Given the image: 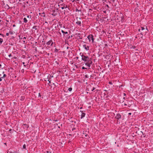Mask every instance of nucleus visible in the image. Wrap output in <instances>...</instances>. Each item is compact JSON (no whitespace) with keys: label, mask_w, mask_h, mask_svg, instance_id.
<instances>
[{"label":"nucleus","mask_w":153,"mask_h":153,"mask_svg":"<svg viewBox=\"0 0 153 153\" xmlns=\"http://www.w3.org/2000/svg\"><path fill=\"white\" fill-rule=\"evenodd\" d=\"M81 54H82V53H80V55H81V56H82V59L83 61H86L88 60L89 59V58L88 56H85L83 55H82H82H81Z\"/></svg>","instance_id":"1"},{"label":"nucleus","mask_w":153,"mask_h":153,"mask_svg":"<svg viewBox=\"0 0 153 153\" xmlns=\"http://www.w3.org/2000/svg\"><path fill=\"white\" fill-rule=\"evenodd\" d=\"M87 38L88 39L89 42H91H91L92 43H93L94 41V36H93L91 34L89 35H88Z\"/></svg>","instance_id":"2"},{"label":"nucleus","mask_w":153,"mask_h":153,"mask_svg":"<svg viewBox=\"0 0 153 153\" xmlns=\"http://www.w3.org/2000/svg\"><path fill=\"white\" fill-rule=\"evenodd\" d=\"M93 84H91V85L89 84L88 85L87 87L86 90L88 91H91L92 88V85Z\"/></svg>","instance_id":"3"},{"label":"nucleus","mask_w":153,"mask_h":153,"mask_svg":"<svg viewBox=\"0 0 153 153\" xmlns=\"http://www.w3.org/2000/svg\"><path fill=\"white\" fill-rule=\"evenodd\" d=\"M6 76V75L4 74V71L2 70L0 71V76Z\"/></svg>","instance_id":"4"},{"label":"nucleus","mask_w":153,"mask_h":153,"mask_svg":"<svg viewBox=\"0 0 153 153\" xmlns=\"http://www.w3.org/2000/svg\"><path fill=\"white\" fill-rule=\"evenodd\" d=\"M143 30H145L146 32H147L148 31V30L147 28L145 29V28L143 27H141V29H140L139 30V31H143Z\"/></svg>","instance_id":"5"},{"label":"nucleus","mask_w":153,"mask_h":153,"mask_svg":"<svg viewBox=\"0 0 153 153\" xmlns=\"http://www.w3.org/2000/svg\"><path fill=\"white\" fill-rule=\"evenodd\" d=\"M121 115H120V114L119 113L117 114H116V116L115 117V118L117 119V120H119L120 118H121Z\"/></svg>","instance_id":"6"},{"label":"nucleus","mask_w":153,"mask_h":153,"mask_svg":"<svg viewBox=\"0 0 153 153\" xmlns=\"http://www.w3.org/2000/svg\"><path fill=\"white\" fill-rule=\"evenodd\" d=\"M83 47L84 48L86 51H88L89 50V47L87 46L86 45H83Z\"/></svg>","instance_id":"7"},{"label":"nucleus","mask_w":153,"mask_h":153,"mask_svg":"<svg viewBox=\"0 0 153 153\" xmlns=\"http://www.w3.org/2000/svg\"><path fill=\"white\" fill-rule=\"evenodd\" d=\"M52 42L51 44V45H52L53 44V42H52V41L51 40H50L49 41H48L47 43L46 44L47 45H49Z\"/></svg>","instance_id":"8"},{"label":"nucleus","mask_w":153,"mask_h":153,"mask_svg":"<svg viewBox=\"0 0 153 153\" xmlns=\"http://www.w3.org/2000/svg\"><path fill=\"white\" fill-rule=\"evenodd\" d=\"M80 111L82 113V114L81 115V118L82 119L84 117H85V114L84 113H83V111Z\"/></svg>","instance_id":"9"},{"label":"nucleus","mask_w":153,"mask_h":153,"mask_svg":"<svg viewBox=\"0 0 153 153\" xmlns=\"http://www.w3.org/2000/svg\"><path fill=\"white\" fill-rule=\"evenodd\" d=\"M141 34L142 35V36L143 35L146 34V33L147 32H146L145 30H143V31H140Z\"/></svg>","instance_id":"10"},{"label":"nucleus","mask_w":153,"mask_h":153,"mask_svg":"<svg viewBox=\"0 0 153 153\" xmlns=\"http://www.w3.org/2000/svg\"><path fill=\"white\" fill-rule=\"evenodd\" d=\"M85 65L89 67H90L91 66V65L89 64V63H88V62H86L85 63Z\"/></svg>","instance_id":"11"},{"label":"nucleus","mask_w":153,"mask_h":153,"mask_svg":"<svg viewBox=\"0 0 153 153\" xmlns=\"http://www.w3.org/2000/svg\"><path fill=\"white\" fill-rule=\"evenodd\" d=\"M23 22H24L25 23H26L27 22V19L26 18H24L23 19Z\"/></svg>","instance_id":"12"},{"label":"nucleus","mask_w":153,"mask_h":153,"mask_svg":"<svg viewBox=\"0 0 153 153\" xmlns=\"http://www.w3.org/2000/svg\"><path fill=\"white\" fill-rule=\"evenodd\" d=\"M76 23L78 25H80L81 22L80 21H78L76 22Z\"/></svg>","instance_id":"13"},{"label":"nucleus","mask_w":153,"mask_h":153,"mask_svg":"<svg viewBox=\"0 0 153 153\" xmlns=\"http://www.w3.org/2000/svg\"><path fill=\"white\" fill-rule=\"evenodd\" d=\"M88 61V63H89V64L91 65L92 63V61L91 60H89V59Z\"/></svg>","instance_id":"14"},{"label":"nucleus","mask_w":153,"mask_h":153,"mask_svg":"<svg viewBox=\"0 0 153 153\" xmlns=\"http://www.w3.org/2000/svg\"><path fill=\"white\" fill-rule=\"evenodd\" d=\"M61 32L63 34H67L68 33V32H65L62 30Z\"/></svg>","instance_id":"15"},{"label":"nucleus","mask_w":153,"mask_h":153,"mask_svg":"<svg viewBox=\"0 0 153 153\" xmlns=\"http://www.w3.org/2000/svg\"><path fill=\"white\" fill-rule=\"evenodd\" d=\"M72 88H69L68 89V90L70 92L71 91H72Z\"/></svg>","instance_id":"16"},{"label":"nucleus","mask_w":153,"mask_h":153,"mask_svg":"<svg viewBox=\"0 0 153 153\" xmlns=\"http://www.w3.org/2000/svg\"><path fill=\"white\" fill-rule=\"evenodd\" d=\"M95 89V88L94 87H92V88L91 89V91H93L94 89Z\"/></svg>","instance_id":"17"},{"label":"nucleus","mask_w":153,"mask_h":153,"mask_svg":"<svg viewBox=\"0 0 153 153\" xmlns=\"http://www.w3.org/2000/svg\"><path fill=\"white\" fill-rule=\"evenodd\" d=\"M3 40L2 39L0 38V43L1 44L3 42Z\"/></svg>","instance_id":"18"},{"label":"nucleus","mask_w":153,"mask_h":153,"mask_svg":"<svg viewBox=\"0 0 153 153\" xmlns=\"http://www.w3.org/2000/svg\"><path fill=\"white\" fill-rule=\"evenodd\" d=\"M33 29H34L35 30H37L36 26H34L33 27Z\"/></svg>","instance_id":"19"},{"label":"nucleus","mask_w":153,"mask_h":153,"mask_svg":"<svg viewBox=\"0 0 153 153\" xmlns=\"http://www.w3.org/2000/svg\"><path fill=\"white\" fill-rule=\"evenodd\" d=\"M26 146L25 144L23 145V148L24 149H26Z\"/></svg>","instance_id":"20"},{"label":"nucleus","mask_w":153,"mask_h":153,"mask_svg":"<svg viewBox=\"0 0 153 153\" xmlns=\"http://www.w3.org/2000/svg\"><path fill=\"white\" fill-rule=\"evenodd\" d=\"M22 99H21V100H23L25 99V97L24 96L21 97Z\"/></svg>","instance_id":"21"},{"label":"nucleus","mask_w":153,"mask_h":153,"mask_svg":"<svg viewBox=\"0 0 153 153\" xmlns=\"http://www.w3.org/2000/svg\"><path fill=\"white\" fill-rule=\"evenodd\" d=\"M67 7V6H66L65 7V6H64V7H61V9H63L65 8H66Z\"/></svg>","instance_id":"22"},{"label":"nucleus","mask_w":153,"mask_h":153,"mask_svg":"<svg viewBox=\"0 0 153 153\" xmlns=\"http://www.w3.org/2000/svg\"><path fill=\"white\" fill-rule=\"evenodd\" d=\"M108 83L110 85H112L113 84L112 81H109Z\"/></svg>","instance_id":"23"},{"label":"nucleus","mask_w":153,"mask_h":153,"mask_svg":"<svg viewBox=\"0 0 153 153\" xmlns=\"http://www.w3.org/2000/svg\"><path fill=\"white\" fill-rule=\"evenodd\" d=\"M58 50L57 49L55 48V52H58Z\"/></svg>","instance_id":"24"},{"label":"nucleus","mask_w":153,"mask_h":153,"mask_svg":"<svg viewBox=\"0 0 153 153\" xmlns=\"http://www.w3.org/2000/svg\"><path fill=\"white\" fill-rule=\"evenodd\" d=\"M85 82V81L84 80V79H83L81 81H79V82Z\"/></svg>","instance_id":"25"},{"label":"nucleus","mask_w":153,"mask_h":153,"mask_svg":"<svg viewBox=\"0 0 153 153\" xmlns=\"http://www.w3.org/2000/svg\"><path fill=\"white\" fill-rule=\"evenodd\" d=\"M4 77H0V81H1L2 80V79L4 78Z\"/></svg>","instance_id":"26"},{"label":"nucleus","mask_w":153,"mask_h":153,"mask_svg":"<svg viewBox=\"0 0 153 153\" xmlns=\"http://www.w3.org/2000/svg\"><path fill=\"white\" fill-rule=\"evenodd\" d=\"M82 69H86L87 68H85L84 67H82Z\"/></svg>","instance_id":"27"},{"label":"nucleus","mask_w":153,"mask_h":153,"mask_svg":"<svg viewBox=\"0 0 153 153\" xmlns=\"http://www.w3.org/2000/svg\"><path fill=\"white\" fill-rule=\"evenodd\" d=\"M31 16H27V17L29 18H31Z\"/></svg>","instance_id":"28"},{"label":"nucleus","mask_w":153,"mask_h":153,"mask_svg":"<svg viewBox=\"0 0 153 153\" xmlns=\"http://www.w3.org/2000/svg\"><path fill=\"white\" fill-rule=\"evenodd\" d=\"M76 12H77V11H78H78H80V10H78V9H76Z\"/></svg>","instance_id":"29"},{"label":"nucleus","mask_w":153,"mask_h":153,"mask_svg":"<svg viewBox=\"0 0 153 153\" xmlns=\"http://www.w3.org/2000/svg\"><path fill=\"white\" fill-rule=\"evenodd\" d=\"M9 33H6V35H7V36H9Z\"/></svg>","instance_id":"30"},{"label":"nucleus","mask_w":153,"mask_h":153,"mask_svg":"<svg viewBox=\"0 0 153 153\" xmlns=\"http://www.w3.org/2000/svg\"><path fill=\"white\" fill-rule=\"evenodd\" d=\"M26 39V37H23V38L22 39H23H23H24V40H25V39Z\"/></svg>","instance_id":"31"},{"label":"nucleus","mask_w":153,"mask_h":153,"mask_svg":"<svg viewBox=\"0 0 153 153\" xmlns=\"http://www.w3.org/2000/svg\"><path fill=\"white\" fill-rule=\"evenodd\" d=\"M38 96H39V97H41V94H40V93H39Z\"/></svg>","instance_id":"32"},{"label":"nucleus","mask_w":153,"mask_h":153,"mask_svg":"<svg viewBox=\"0 0 153 153\" xmlns=\"http://www.w3.org/2000/svg\"><path fill=\"white\" fill-rule=\"evenodd\" d=\"M8 56L9 57H10L11 56V54H10V55H8Z\"/></svg>","instance_id":"33"},{"label":"nucleus","mask_w":153,"mask_h":153,"mask_svg":"<svg viewBox=\"0 0 153 153\" xmlns=\"http://www.w3.org/2000/svg\"><path fill=\"white\" fill-rule=\"evenodd\" d=\"M54 121H55V122H57V120H54Z\"/></svg>","instance_id":"34"},{"label":"nucleus","mask_w":153,"mask_h":153,"mask_svg":"<svg viewBox=\"0 0 153 153\" xmlns=\"http://www.w3.org/2000/svg\"><path fill=\"white\" fill-rule=\"evenodd\" d=\"M48 81H49V83H51V81H50L49 80H48Z\"/></svg>","instance_id":"35"},{"label":"nucleus","mask_w":153,"mask_h":153,"mask_svg":"<svg viewBox=\"0 0 153 153\" xmlns=\"http://www.w3.org/2000/svg\"><path fill=\"white\" fill-rule=\"evenodd\" d=\"M23 41L24 43H25V40H23Z\"/></svg>","instance_id":"36"},{"label":"nucleus","mask_w":153,"mask_h":153,"mask_svg":"<svg viewBox=\"0 0 153 153\" xmlns=\"http://www.w3.org/2000/svg\"><path fill=\"white\" fill-rule=\"evenodd\" d=\"M124 94V96H125L126 95V94H125V93H124V94Z\"/></svg>","instance_id":"37"},{"label":"nucleus","mask_w":153,"mask_h":153,"mask_svg":"<svg viewBox=\"0 0 153 153\" xmlns=\"http://www.w3.org/2000/svg\"><path fill=\"white\" fill-rule=\"evenodd\" d=\"M128 114H129V115H131V113H128Z\"/></svg>","instance_id":"38"},{"label":"nucleus","mask_w":153,"mask_h":153,"mask_svg":"<svg viewBox=\"0 0 153 153\" xmlns=\"http://www.w3.org/2000/svg\"><path fill=\"white\" fill-rule=\"evenodd\" d=\"M25 62H22V64H23V65H24V64H25Z\"/></svg>","instance_id":"39"},{"label":"nucleus","mask_w":153,"mask_h":153,"mask_svg":"<svg viewBox=\"0 0 153 153\" xmlns=\"http://www.w3.org/2000/svg\"><path fill=\"white\" fill-rule=\"evenodd\" d=\"M1 65L0 64V68H1Z\"/></svg>","instance_id":"40"},{"label":"nucleus","mask_w":153,"mask_h":153,"mask_svg":"<svg viewBox=\"0 0 153 153\" xmlns=\"http://www.w3.org/2000/svg\"><path fill=\"white\" fill-rule=\"evenodd\" d=\"M20 39H22L23 38H22V37L21 38H19Z\"/></svg>","instance_id":"41"},{"label":"nucleus","mask_w":153,"mask_h":153,"mask_svg":"<svg viewBox=\"0 0 153 153\" xmlns=\"http://www.w3.org/2000/svg\"><path fill=\"white\" fill-rule=\"evenodd\" d=\"M47 153H49V152L48 151H47Z\"/></svg>","instance_id":"42"},{"label":"nucleus","mask_w":153,"mask_h":153,"mask_svg":"<svg viewBox=\"0 0 153 153\" xmlns=\"http://www.w3.org/2000/svg\"><path fill=\"white\" fill-rule=\"evenodd\" d=\"M58 128H60V127H59V126H58Z\"/></svg>","instance_id":"43"},{"label":"nucleus","mask_w":153,"mask_h":153,"mask_svg":"<svg viewBox=\"0 0 153 153\" xmlns=\"http://www.w3.org/2000/svg\"><path fill=\"white\" fill-rule=\"evenodd\" d=\"M82 107H80V109H82Z\"/></svg>","instance_id":"44"},{"label":"nucleus","mask_w":153,"mask_h":153,"mask_svg":"<svg viewBox=\"0 0 153 153\" xmlns=\"http://www.w3.org/2000/svg\"><path fill=\"white\" fill-rule=\"evenodd\" d=\"M76 58H77V59H78V57H76Z\"/></svg>","instance_id":"45"},{"label":"nucleus","mask_w":153,"mask_h":153,"mask_svg":"<svg viewBox=\"0 0 153 153\" xmlns=\"http://www.w3.org/2000/svg\"><path fill=\"white\" fill-rule=\"evenodd\" d=\"M4 144H6V143H4Z\"/></svg>","instance_id":"46"}]
</instances>
